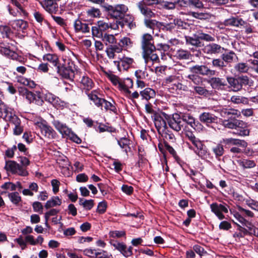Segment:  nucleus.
<instances>
[{"mask_svg":"<svg viewBox=\"0 0 258 258\" xmlns=\"http://www.w3.org/2000/svg\"><path fill=\"white\" fill-rule=\"evenodd\" d=\"M222 124L228 128L235 130L236 132L234 134L237 136H247L249 135V131L247 128V123L241 120L230 117L228 119L223 120Z\"/></svg>","mask_w":258,"mask_h":258,"instance_id":"f257e3e1","label":"nucleus"},{"mask_svg":"<svg viewBox=\"0 0 258 258\" xmlns=\"http://www.w3.org/2000/svg\"><path fill=\"white\" fill-rule=\"evenodd\" d=\"M132 41L130 38L124 37L119 40L117 45H110L107 47L105 50L107 57L109 59H114L116 53L122 52L124 48L131 46Z\"/></svg>","mask_w":258,"mask_h":258,"instance_id":"f03ea898","label":"nucleus"},{"mask_svg":"<svg viewBox=\"0 0 258 258\" xmlns=\"http://www.w3.org/2000/svg\"><path fill=\"white\" fill-rule=\"evenodd\" d=\"M103 7L111 17L116 19L122 18L128 11L127 7L123 4L117 5L115 6L105 5Z\"/></svg>","mask_w":258,"mask_h":258,"instance_id":"7ed1b4c3","label":"nucleus"},{"mask_svg":"<svg viewBox=\"0 0 258 258\" xmlns=\"http://www.w3.org/2000/svg\"><path fill=\"white\" fill-rule=\"evenodd\" d=\"M180 77L179 75H171L167 76L163 81V85L167 87L171 86L174 89L184 90L185 86L180 83Z\"/></svg>","mask_w":258,"mask_h":258,"instance_id":"20e7f679","label":"nucleus"},{"mask_svg":"<svg viewBox=\"0 0 258 258\" xmlns=\"http://www.w3.org/2000/svg\"><path fill=\"white\" fill-rule=\"evenodd\" d=\"M156 50V47L142 50V57L146 65H148L151 62L152 64L159 62V58L157 54L155 53Z\"/></svg>","mask_w":258,"mask_h":258,"instance_id":"39448f33","label":"nucleus"},{"mask_svg":"<svg viewBox=\"0 0 258 258\" xmlns=\"http://www.w3.org/2000/svg\"><path fill=\"white\" fill-rule=\"evenodd\" d=\"M19 93L20 95L25 97L30 103H34L38 105L42 104L43 100L39 94H36L29 91L25 88H20L19 89Z\"/></svg>","mask_w":258,"mask_h":258,"instance_id":"423d86ee","label":"nucleus"},{"mask_svg":"<svg viewBox=\"0 0 258 258\" xmlns=\"http://www.w3.org/2000/svg\"><path fill=\"white\" fill-rule=\"evenodd\" d=\"M167 122L169 127L177 132L184 128L183 119L177 113L173 114L171 117H169L167 119Z\"/></svg>","mask_w":258,"mask_h":258,"instance_id":"0eeeda50","label":"nucleus"},{"mask_svg":"<svg viewBox=\"0 0 258 258\" xmlns=\"http://www.w3.org/2000/svg\"><path fill=\"white\" fill-rule=\"evenodd\" d=\"M5 168L8 171L20 175L26 176L28 174L27 171L23 167L14 161H7Z\"/></svg>","mask_w":258,"mask_h":258,"instance_id":"6e6552de","label":"nucleus"},{"mask_svg":"<svg viewBox=\"0 0 258 258\" xmlns=\"http://www.w3.org/2000/svg\"><path fill=\"white\" fill-rule=\"evenodd\" d=\"M109 29V24L102 20L98 21L91 29L93 37H102L103 32Z\"/></svg>","mask_w":258,"mask_h":258,"instance_id":"1a4fd4ad","label":"nucleus"},{"mask_svg":"<svg viewBox=\"0 0 258 258\" xmlns=\"http://www.w3.org/2000/svg\"><path fill=\"white\" fill-rule=\"evenodd\" d=\"M108 78L114 85H118L120 90L121 91L125 90L126 92L128 93L125 87L128 85H132V80L131 79L127 78L122 81L116 76L112 74L108 75Z\"/></svg>","mask_w":258,"mask_h":258,"instance_id":"9d476101","label":"nucleus"},{"mask_svg":"<svg viewBox=\"0 0 258 258\" xmlns=\"http://www.w3.org/2000/svg\"><path fill=\"white\" fill-rule=\"evenodd\" d=\"M190 73L203 76L214 75L215 71L210 70L205 65H195L189 68Z\"/></svg>","mask_w":258,"mask_h":258,"instance_id":"9b49d317","label":"nucleus"},{"mask_svg":"<svg viewBox=\"0 0 258 258\" xmlns=\"http://www.w3.org/2000/svg\"><path fill=\"white\" fill-rule=\"evenodd\" d=\"M212 212H213L220 220L223 219L224 216L222 212L228 213L227 208L222 204H218L216 203H213L210 205Z\"/></svg>","mask_w":258,"mask_h":258,"instance_id":"f8f14e48","label":"nucleus"},{"mask_svg":"<svg viewBox=\"0 0 258 258\" xmlns=\"http://www.w3.org/2000/svg\"><path fill=\"white\" fill-rule=\"evenodd\" d=\"M37 126L41 130V133L46 138L48 139H53L55 136V131L52 128L44 123L37 122Z\"/></svg>","mask_w":258,"mask_h":258,"instance_id":"ddd939ff","label":"nucleus"},{"mask_svg":"<svg viewBox=\"0 0 258 258\" xmlns=\"http://www.w3.org/2000/svg\"><path fill=\"white\" fill-rule=\"evenodd\" d=\"M154 124L157 131L161 136H163L166 131L167 125L166 121L162 117L159 115H155L154 117Z\"/></svg>","mask_w":258,"mask_h":258,"instance_id":"4468645a","label":"nucleus"},{"mask_svg":"<svg viewBox=\"0 0 258 258\" xmlns=\"http://www.w3.org/2000/svg\"><path fill=\"white\" fill-rule=\"evenodd\" d=\"M142 50L155 47L154 44L153 36L148 33L144 34L141 38Z\"/></svg>","mask_w":258,"mask_h":258,"instance_id":"2eb2a0df","label":"nucleus"},{"mask_svg":"<svg viewBox=\"0 0 258 258\" xmlns=\"http://www.w3.org/2000/svg\"><path fill=\"white\" fill-rule=\"evenodd\" d=\"M3 115L1 117L4 118L6 120L9 121L10 123L13 124L14 126L21 124L20 119L15 114L13 109L11 108Z\"/></svg>","mask_w":258,"mask_h":258,"instance_id":"dca6fc26","label":"nucleus"},{"mask_svg":"<svg viewBox=\"0 0 258 258\" xmlns=\"http://www.w3.org/2000/svg\"><path fill=\"white\" fill-rule=\"evenodd\" d=\"M189 141L195 146V148H193L191 146H189V148L194 150L199 156L202 157L205 154V151L203 150L204 145L202 142L196 137Z\"/></svg>","mask_w":258,"mask_h":258,"instance_id":"f3484780","label":"nucleus"},{"mask_svg":"<svg viewBox=\"0 0 258 258\" xmlns=\"http://www.w3.org/2000/svg\"><path fill=\"white\" fill-rule=\"evenodd\" d=\"M39 3L41 6L50 14L55 13L57 11V5L54 0H43Z\"/></svg>","mask_w":258,"mask_h":258,"instance_id":"a211bd4d","label":"nucleus"},{"mask_svg":"<svg viewBox=\"0 0 258 258\" xmlns=\"http://www.w3.org/2000/svg\"><path fill=\"white\" fill-rule=\"evenodd\" d=\"M222 49L220 45L216 43H211L204 47L203 51L206 54L212 55L221 53Z\"/></svg>","mask_w":258,"mask_h":258,"instance_id":"6ab92c4d","label":"nucleus"},{"mask_svg":"<svg viewBox=\"0 0 258 258\" xmlns=\"http://www.w3.org/2000/svg\"><path fill=\"white\" fill-rule=\"evenodd\" d=\"M221 143L227 145H235L242 148H246L247 146V143L244 140L232 138L223 139Z\"/></svg>","mask_w":258,"mask_h":258,"instance_id":"aec40b11","label":"nucleus"},{"mask_svg":"<svg viewBox=\"0 0 258 258\" xmlns=\"http://www.w3.org/2000/svg\"><path fill=\"white\" fill-rule=\"evenodd\" d=\"M137 7L141 13L147 18L155 17V13L144 3L139 2Z\"/></svg>","mask_w":258,"mask_h":258,"instance_id":"412c9836","label":"nucleus"},{"mask_svg":"<svg viewBox=\"0 0 258 258\" xmlns=\"http://www.w3.org/2000/svg\"><path fill=\"white\" fill-rule=\"evenodd\" d=\"M74 27L76 32H82L83 33H88L90 31V28L88 24L83 23L80 20H76L74 23Z\"/></svg>","mask_w":258,"mask_h":258,"instance_id":"4be33fe9","label":"nucleus"},{"mask_svg":"<svg viewBox=\"0 0 258 258\" xmlns=\"http://www.w3.org/2000/svg\"><path fill=\"white\" fill-rule=\"evenodd\" d=\"M56 69L57 73L66 79L70 78L73 74V71L71 68H67L60 63Z\"/></svg>","mask_w":258,"mask_h":258,"instance_id":"5701e85b","label":"nucleus"},{"mask_svg":"<svg viewBox=\"0 0 258 258\" xmlns=\"http://www.w3.org/2000/svg\"><path fill=\"white\" fill-rule=\"evenodd\" d=\"M219 112L221 117H228L229 115H235L237 117L240 116V113L238 110L233 108H223L219 110Z\"/></svg>","mask_w":258,"mask_h":258,"instance_id":"b1692460","label":"nucleus"},{"mask_svg":"<svg viewBox=\"0 0 258 258\" xmlns=\"http://www.w3.org/2000/svg\"><path fill=\"white\" fill-rule=\"evenodd\" d=\"M209 83L213 89L218 90L221 89L222 87H224L226 85L223 79L218 77L212 78L209 80Z\"/></svg>","mask_w":258,"mask_h":258,"instance_id":"393cba45","label":"nucleus"},{"mask_svg":"<svg viewBox=\"0 0 258 258\" xmlns=\"http://www.w3.org/2000/svg\"><path fill=\"white\" fill-rule=\"evenodd\" d=\"M217 117L209 112H203L199 116L200 120L205 123H211L214 122L217 120Z\"/></svg>","mask_w":258,"mask_h":258,"instance_id":"a878e982","label":"nucleus"},{"mask_svg":"<svg viewBox=\"0 0 258 258\" xmlns=\"http://www.w3.org/2000/svg\"><path fill=\"white\" fill-rule=\"evenodd\" d=\"M52 124L55 128L63 136H66L69 133L70 129L66 124H63L59 120H54L52 122Z\"/></svg>","mask_w":258,"mask_h":258,"instance_id":"bb28decb","label":"nucleus"},{"mask_svg":"<svg viewBox=\"0 0 258 258\" xmlns=\"http://www.w3.org/2000/svg\"><path fill=\"white\" fill-rule=\"evenodd\" d=\"M97 38H101L106 45H108V47L110 45H115L114 44L117 41L114 35L108 33H104L102 37H97Z\"/></svg>","mask_w":258,"mask_h":258,"instance_id":"cd10ccee","label":"nucleus"},{"mask_svg":"<svg viewBox=\"0 0 258 258\" xmlns=\"http://www.w3.org/2000/svg\"><path fill=\"white\" fill-rule=\"evenodd\" d=\"M43 60L47 61L52 64L55 67L59 64V61L58 56L55 54L47 53L43 55Z\"/></svg>","mask_w":258,"mask_h":258,"instance_id":"c85d7f7f","label":"nucleus"},{"mask_svg":"<svg viewBox=\"0 0 258 258\" xmlns=\"http://www.w3.org/2000/svg\"><path fill=\"white\" fill-rule=\"evenodd\" d=\"M82 88L86 90L89 91L94 86V83L91 79L89 77L83 76L81 81Z\"/></svg>","mask_w":258,"mask_h":258,"instance_id":"c756f323","label":"nucleus"},{"mask_svg":"<svg viewBox=\"0 0 258 258\" xmlns=\"http://www.w3.org/2000/svg\"><path fill=\"white\" fill-rule=\"evenodd\" d=\"M224 24L226 26H233L238 27L244 24V21L241 19H238L234 17H231L225 20Z\"/></svg>","mask_w":258,"mask_h":258,"instance_id":"7c9ffc66","label":"nucleus"},{"mask_svg":"<svg viewBox=\"0 0 258 258\" xmlns=\"http://www.w3.org/2000/svg\"><path fill=\"white\" fill-rule=\"evenodd\" d=\"M119 59H120L121 66L124 70H127L134 62V59L131 57L123 56L119 57Z\"/></svg>","mask_w":258,"mask_h":258,"instance_id":"2f4dec72","label":"nucleus"},{"mask_svg":"<svg viewBox=\"0 0 258 258\" xmlns=\"http://www.w3.org/2000/svg\"><path fill=\"white\" fill-rule=\"evenodd\" d=\"M140 94L142 98L147 100L154 98L155 96V91L149 88H146L143 91H141Z\"/></svg>","mask_w":258,"mask_h":258,"instance_id":"473e14b6","label":"nucleus"},{"mask_svg":"<svg viewBox=\"0 0 258 258\" xmlns=\"http://www.w3.org/2000/svg\"><path fill=\"white\" fill-rule=\"evenodd\" d=\"M227 81L230 86L233 88L234 91H240L238 82L237 78L227 77Z\"/></svg>","mask_w":258,"mask_h":258,"instance_id":"72a5a7b5","label":"nucleus"},{"mask_svg":"<svg viewBox=\"0 0 258 258\" xmlns=\"http://www.w3.org/2000/svg\"><path fill=\"white\" fill-rule=\"evenodd\" d=\"M61 204V200L58 197H54L50 200L47 201L45 205V208L46 209H49L56 206H59Z\"/></svg>","mask_w":258,"mask_h":258,"instance_id":"f704fd0d","label":"nucleus"},{"mask_svg":"<svg viewBox=\"0 0 258 258\" xmlns=\"http://www.w3.org/2000/svg\"><path fill=\"white\" fill-rule=\"evenodd\" d=\"M237 162L239 165L244 168H253L256 165V163L253 160L243 159L238 160Z\"/></svg>","mask_w":258,"mask_h":258,"instance_id":"c9c22d12","label":"nucleus"},{"mask_svg":"<svg viewBox=\"0 0 258 258\" xmlns=\"http://www.w3.org/2000/svg\"><path fill=\"white\" fill-rule=\"evenodd\" d=\"M12 26L14 29L24 30L28 27V23L22 20H15L12 22Z\"/></svg>","mask_w":258,"mask_h":258,"instance_id":"e433bc0d","label":"nucleus"},{"mask_svg":"<svg viewBox=\"0 0 258 258\" xmlns=\"http://www.w3.org/2000/svg\"><path fill=\"white\" fill-rule=\"evenodd\" d=\"M181 118L183 119L184 125L185 123H186L192 128H195L196 122L193 116L189 114H184L181 116Z\"/></svg>","mask_w":258,"mask_h":258,"instance_id":"4c0bfd02","label":"nucleus"},{"mask_svg":"<svg viewBox=\"0 0 258 258\" xmlns=\"http://www.w3.org/2000/svg\"><path fill=\"white\" fill-rule=\"evenodd\" d=\"M175 56L179 59H188L190 56V53L187 50L179 49L176 51Z\"/></svg>","mask_w":258,"mask_h":258,"instance_id":"58836bf2","label":"nucleus"},{"mask_svg":"<svg viewBox=\"0 0 258 258\" xmlns=\"http://www.w3.org/2000/svg\"><path fill=\"white\" fill-rule=\"evenodd\" d=\"M234 68L236 71L240 73H246L249 70L248 65L244 62H239L236 64Z\"/></svg>","mask_w":258,"mask_h":258,"instance_id":"ea45409f","label":"nucleus"},{"mask_svg":"<svg viewBox=\"0 0 258 258\" xmlns=\"http://www.w3.org/2000/svg\"><path fill=\"white\" fill-rule=\"evenodd\" d=\"M96 93V91H92L91 93L88 94V96L91 100L93 101L97 107H100L102 98H99Z\"/></svg>","mask_w":258,"mask_h":258,"instance_id":"a19ab883","label":"nucleus"},{"mask_svg":"<svg viewBox=\"0 0 258 258\" xmlns=\"http://www.w3.org/2000/svg\"><path fill=\"white\" fill-rule=\"evenodd\" d=\"M185 39L186 42L192 45L197 47H201L202 45V42L199 40L200 38H199V37L197 38L196 36H186Z\"/></svg>","mask_w":258,"mask_h":258,"instance_id":"79ce46f5","label":"nucleus"},{"mask_svg":"<svg viewBox=\"0 0 258 258\" xmlns=\"http://www.w3.org/2000/svg\"><path fill=\"white\" fill-rule=\"evenodd\" d=\"M17 82L25 86L33 88L35 86L34 81L25 78L23 77L19 76L17 77Z\"/></svg>","mask_w":258,"mask_h":258,"instance_id":"37998d69","label":"nucleus"},{"mask_svg":"<svg viewBox=\"0 0 258 258\" xmlns=\"http://www.w3.org/2000/svg\"><path fill=\"white\" fill-rule=\"evenodd\" d=\"M79 204L86 210H90L94 206V201L93 200H87L84 199H80Z\"/></svg>","mask_w":258,"mask_h":258,"instance_id":"c03bdc74","label":"nucleus"},{"mask_svg":"<svg viewBox=\"0 0 258 258\" xmlns=\"http://www.w3.org/2000/svg\"><path fill=\"white\" fill-rule=\"evenodd\" d=\"M237 80L238 82L239 86L240 87V90L242 88L243 86L249 85V79L246 76H241L238 77Z\"/></svg>","mask_w":258,"mask_h":258,"instance_id":"a18cd8bd","label":"nucleus"},{"mask_svg":"<svg viewBox=\"0 0 258 258\" xmlns=\"http://www.w3.org/2000/svg\"><path fill=\"white\" fill-rule=\"evenodd\" d=\"M236 56V55L234 52L233 51H230L228 53L223 54L221 57L224 62L230 63L232 62L234 58Z\"/></svg>","mask_w":258,"mask_h":258,"instance_id":"49530a36","label":"nucleus"},{"mask_svg":"<svg viewBox=\"0 0 258 258\" xmlns=\"http://www.w3.org/2000/svg\"><path fill=\"white\" fill-rule=\"evenodd\" d=\"M133 86V82L132 80V85H128L127 86H126V90L128 93L126 92L125 90H123L122 91L125 94V95L128 97L130 99H134V98H138L139 96V94L138 92L135 91L132 94H131V91L129 90L130 88H132Z\"/></svg>","mask_w":258,"mask_h":258,"instance_id":"de8ad7c7","label":"nucleus"},{"mask_svg":"<svg viewBox=\"0 0 258 258\" xmlns=\"http://www.w3.org/2000/svg\"><path fill=\"white\" fill-rule=\"evenodd\" d=\"M212 151L217 158L222 156L224 153L223 146L221 144H218L214 147L212 148Z\"/></svg>","mask_w":258,"mask_h":258,"instance_id":"09e8293b","label":"nucleus"},{"mask_svg":"<svg viewBox=\"0 0 258 258\" xmlns=\"http://www.w3.org/2000/svg\"><path fill=\"white\" fill-rule=\"evenodd\" d=\"M231 101L232 102L235 104L244 103L247 104L248 100L246 98L240 96H233L231 97Z\"/></svg>","mask_w":258,"mask_h":258,"instance_id":"8fccbe9b","label":"nucleus"},{"mask_svg":"<svg viewBox=\"0 0 258 258\" xmlns=\"http://www.w3.org/2000/svg\"><path fill=\"white\" fill-rule=\"evenodd\" d=\"M100 107L102 108L104 107L106 110H110L111 111H114L115 109V107L112 103L106 101L104 99H102L101 105H100Z\"/></svg>","mask_w":258,"mask_h":258,"instance_id":"3c124183","label":"nucleus"},{"mask_svg":"<svg viewBox=\"0 0 258 258\" xmlns=\"http://www.w3.org/2000/svg\"><path fill=\"white\" fill-rule=\"evenodd\" d=\"M109 235L113 238H118L124 236L125 235V232L123 230L110 231L109 233Z\"/></svg>","mask_w":258,"mask_h":258,"instance_id":"603ef678","label":"nucleus"},{"mask_svg":"<svg viewBox=\"0 0 258 258\" xmlns=\"http://www.w3.org/2000/svg\"><path fill=\"white\" fill-rule=\"evenodd\" d=\"M212 65L213 67L220 69H223L226 66L223 60L219 58L214 59L212 60Z\"/></svg>","mask_w":258,"mask_h":258,"instance_id":"864d4df0","label":"nucleus"},{"mask_svg":"<svg viewBox=\"0 0 258 258\" xmlns=\"http://www.w3.org/2000/svg\"><path fill=\"white\" fill-rule=\"evenodd\" d=\"M87 14L91 17L97 18L99 17L100 11L98 9L92 8L87 11Z\"/></svg>","mask_w":258,"mask_h":258,"instance_id":"5fc2aeb1","label":"nucleus"},{"mask_svg":"<svg viewBox=\"0 0 258 258\" xmlns=\"http://www.w3.org/2000/svg\"><path fill=\"white\" fill-rule=\"evenodd\" d=\"M111 244L116 249H117L123 254V252L125 248L124 244L116 241L111 242Z\"/></svg>","mask_w":258,"mask_h":258,"instance_id":"6e6d98bb","label":"nucleus"},{"mask_svg":"<svg viewBox=\"0 0 258 258\" xmlns=\"http://www.w3.org/2000/svg\"><path fill=\"white\" fill-rule=\"evenodd\" d=\"M187 78L196 85H199L202 82V78L195 74L191 73V74L188 75Z\"/></svg>","mask_w":258,"mask_h":258,"instance_id":"4d7b16f0","label":"nucleus"},{"mask_svg":"<svg viewBox=\"0 0 258 258\" xmlns=\"http://www.w3.org/2000/svg\"><path fill=\"white\" fill-rule=\"evenodd\" d=\"M9 198L14 204H17L21 201V197L17 192L9 194Z\"/></svg>","mask_w":258,"mask_h":258,"instance_id":"13d9d810","label":"nucleus"},{"mask_svg":"<svg viewBox=\"0 0 258 258\" xmlns=\"http://www.w3.org/2000/svg\"><path fill=\"white\" fill-rule=\"evenodd\" d=\"M162 8L166 10H173L175 7V4L168 1H162L159 4Z\"/></svg>","mask_w":258,"mask_h":258,"instance_id":"bf43d9fd","label":"nucleus"},{"mask_svg":"<svg viewBox=\"0 0 258 258\" xmlns=\"http://www.w3.org/2000/svg\"><path fill=\"white\" fill-rule=\"evenodd\" d=\"M66 136L69 138L70 139L72 140L73 142L77 144H80L81 143L82 141L81 139L79 137H78L76 134L73 133L71 131V130L69 131V133L68 134H67Z\"/></svg>","mask_w":258,"mask_h":258,"instance_id":"052dcab7","label":"nucleus"},{"mask_svg":"<svg viewBox=\"0 0 258 258\" xmlns=\"http://www.w3.org/2000/svg\"><path fill=\"white\" fill-rule=\"evenodd\" d=\"M158 22L155 20H151L149 19H145L144 20V23L146 27L151 29H154V28L157 25Z\"/></svg>","mask_w":258,"mask_h":258,"instance_id":"680f3d73","label":"nucleus"},{"mask_svg":"<svg viewBox=\"0 0 258 258\" xmlns=\"http://www.w3.org/2000/svg\"><path fill=\"white\" fill-rule=\"evenodd\" d=\"M84 254L91 258H97L96 253L95 249H91V248H86L84 251Z\"/></svg>","mask_w":258,"mask_h":258,"instance_id":"e2e57ef3","label":"nucleus"},{"mask_svg":"<svg viewBox=\"0 0 258 258\" xmlns=\"http://www.w3.org/2000/svg\"><path fill=\"white\" fill-rule=\"evenodd\" d=\"M194 90L199 95H207L208 94V91L202 87L196 86L194 87Z\"/></svg>","mask_w":258,"mask_h":258,"instance_id":"0e129e2a","label":"nucleus"},{"mask_svg":"<svg viewBox=\"0 0 258 258\" xmlns=\"http://www.w3.org/2000/svg\"><path fill=\"white\" fill-rule=\"evenodd\" d=\"M96 255L97 258H113L111 254H108L107 251L103 250L97 251Z\"/></svg>","mask_w":258,"mask_h":258,"instance_id":"69168bd1","label":"nucleus"},{"mask_svg":"<svg viewBox=\"0 0 258 258\" xmlns=\"http://www.w3.org/2000/svg\"><path fill=\"white\" fill-rule=\"evenodd\" d=\"M247 204L251 209L258 211V202L251 199L247 201Z\"/></svg>","mask_w":258,"mask_h":258,"instance_id":"338daca9","label":"nucleus"},{"mask_svg":"<svg viewBox=\"0 0 258 258\" xmlns=\"http://www.w3.org/2000/svg\"><path fill=\"white\" fill-rule=\"evenodd\" d=\"M248 61L251 64V68L255 73L258 74V60L249 59Z\"/></svg>","mask_w":258,"mask_h":258,"instance_id":"774afa93","label":"nucleus"}]
</instances>
